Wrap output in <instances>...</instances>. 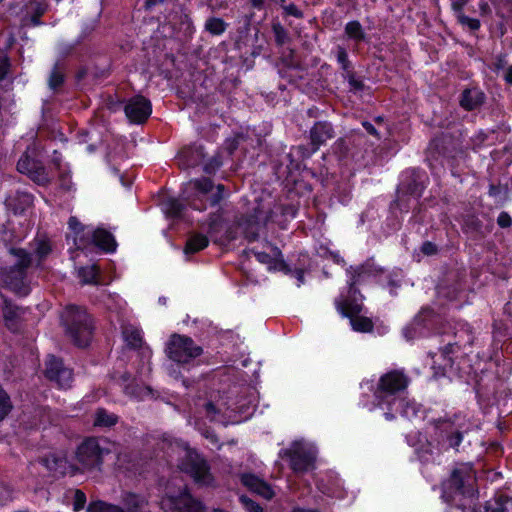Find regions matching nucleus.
Returning a JSON list of instances; mask_svg holds the SVG:
<instances>
[{"label":"nucleus","mask_w":512,"mask_h":512,"mask_svg":"<svg viewBox=\"0 0 512 512\" xmlns=\"http://www.w3.org/2000/svg\"><path fill=\"white\" fill-rule=\"evenodd\" d=\"M61 324L65 335L77 347L85 348L89 345L93 335V323L83 307L68 305L61 313Z\"/></svg>","instance_id":"1"},{"label":"nucleus","mask_w":512,"mask_h":512,"mask_svg":"<svg viewBox=\"0 0 512 512\" xmlns=\"http://www.w3.org/2000/svg\"><path fill=\"white\" fill-rule=\"evenodd\" d=\"M10 252L15 261L12 266L2 271L1 281L16 294L26 296L30 291L26 282V270L31 265V256L21 248H12Z\"/></svg>","instance_id":"2"},{"label":"nucleus","mask_w":512,"mask_h":512,"mask_svg":"<svg viewBox=\"0 0 512 512\" xmlns=\"http://www.w3.org/2000/svg\"><path fill=\"white\" fill-rule=\"evenodd\" d=\"M472 475L469 468L454 469L450 478L443 484V498L446 502L452 503L455 495L471 497L474 490L470 487L469 481Z\"/></svg>","instance_id":"3"},{"label":"nucleus","mask_w":512,"mask_h":512,"mask_svg":"<svg viewBox=\"0 0 512 512\" xmlns=\"http://www.w3.org/2000/svg\"><path fill=\"white\" fill-rule=\"evenodd\" d=\"M180 468L193 477L196 483L208 485L212 481V476L209 472L210 468L206 460L195 450L188 449L186 451Z\"/></svg>","instance_id":"4"},{"label":"nucleus","mask_w":512,"mask_h":512,"mask_svg":"<svg viewBox=\"0 0 512 512\" xmlns=\"http://www.w3.org/2000/svg\"><path fill=\"white\" fill-rule=\"evenodd\" d=\"M202 348L195 346L192 339L174 334L168 344L169 358L178 363H187L198 357Z\"/></svg>","instance_id":"5"},{"label":"nucleus","mask_w":512,"mask_h":512,"mask_svg":"<svg viewBox=\"0 0 512 512\" xmlns=\"http://www.w3.org/2000/svg\"><path fill=\"white\" fill-rule=\"evenodd\" d=\"M104 452L95 438H88L78 446L76 459L83 470L99 469Z\"/></svg>","instance_id":"6"},{"label":"nucleus","mask_w":512,"mask_h":512,"mask_svg":"<svg viewBox=\"0 0 512 512\" xmlns=\"http://www.w3.org/2000/svg\"><path fill=\"white\" fill-rule=\"evenodd\" d=\"M17 170L20 173L27 174L37 184L44 185L48 183V176L45 168L40 161L36 159V150L28 148L17 163Z\"/></svg>","instance_id":"7"},{"label":"nucleus","mask_w":512,"mask_h":512,"mask_svg":"<svg viewBox=\"0 0 512 512\" xmlns=\"http://www.w3.org/2000/svg\"><path fill=\"white\" fill-rule=\"evenodd\" d=\"M285 455L290 458L291 468L297 473L306 472L313 467L314 452L299 442H295L290 449L286 450Z\"/></svg>","instance_id":"8"},{"label":"nucleus","mask_w":512,"mask_h":512,"mask_svg":"<svg viewBox=\"0 0 512 512\" xmlns=\"http://www.w3.org/2000/svg\"><path fill=\"white\" fill-rule=\"evenodd\" d=\"M125 114L132 123L146 122L152 112L151 103L141 95L132 97L125 105Z\"/></svg>","instance_id":"9"},{"label":"nucleus","mask_w":512,"mask_h":512,"mask_svg":"<svg viewBox=\"0 0 512 512\" xmlns=\"http://www.w3.org/2000/svg\"><path fill=\"white\" fill-rule=\"evenodd\" d=\"M165 499L166 505L172 512H203L201 502L194 499L187 489L179 495H167Z\"/></svg>","instance_id":"10"},{"label":"nucleus","mask_w":512,"mask_h":512,"mask_svg":"<svg viewBox=\"0 0 512 512\" xmlns=\"http://www.w3.org/2000/svg\"><path fill=\"white\" fill-rule=\"evenodd\" d=\"M45 376L55 381L59 387H69L72 381V371L63 365L61 359L50 356L46 362Z\"/></svg>","instance_id":"11"},{"label":"nucleus","mask_w":512,"mask_h":512,"mask_svg":"<svg viewBox=\"0 0 512 512\" xmlns=\"http://www.w3.org/2000/svg\"><path fill=\"white\" fill-rule=\"evenodd\" d=\"M188 188L195 190L197 196L201 201L205 199L211 206L217 205L222 199V191L224 186L219 184L216 187V192H213L214 186L210 179L195 180L188 184Z\"/></svg>","instance_id":"12"},{"label":"nucleus","mask_w":512,"mask_h":512,"mask_svg":"<svg viewBox=\"0 0 512 512\" xmlns=\"http://www.w3.org/2000/svg\"><path fill=\"white\" fill-rule=\"evenodd\" d=\"M40 462L50 471L58 472L61 475L70 473L75 474L80 468L75 465L68 464L65 455L49 454L41 457Z\"/></svg>","instance_id":"13"},{"label":"nucleus","mask_w":512,"mask_h":512,"mask_svg":"<svg viewBox=\"0 0 512 512\" xmlns=\"http://www.w3.org/2000/svg\"><path fill=\"white\" fill-rule=\"evenodd\" d=\"M261 219L257 214L254 215H242L235 218V223L239 229H241L244 237L248 241H255L259 236Z\"/></svg>","instance_id":"14"},{"label":"nucleus","mask_w":512,"mask_h":512,"mask_svg":"<svg viewBox=\"0 0 512 512\" xmlns=\"http://www.w3.org/2000/svg\"><path fill=\"white\" fill-rule=\"evenodd\" d=\"M334 136L332 125L328 122H316L310 130L311 145L313 151H316L319 146L326 143Z\"/></svg>","instance_id":"15"},{"label":"nucleus","mask_w":512,"mask_h":512,"mask_svg":"<svg viewBox=\"0 0 512 512\" xmlns=\"http://www.w3.org/2000/svg\"><path fill=\"white\" fill-rule=\"evenodd\" d=\"M243 485L258 495L270 500L274 496L272 488L263 480L257 478L252 474H244L241 478Z\"/></svg>","instance_id":"16"},{"label":"nucleus","mask_w":512,"mask_h":512,"mask_svg":"<svg viewBox=\"0 0 512 512\" xmlns=\"http://www.w3.org/2000/svg\"><path fill=\"white\" fill-rule=\"evenodd\" d=\"M406 387L404 376L398 372H390L380 379V390L389 394H394Z\"/></svg>","instance_id":"17"},{"label":"nucleus","mask_w":512,"mask_h":512,"mask_svg":"<svg viewBox=\"0 0 512 512\" xmlns=\"http://www.w3.org/2000/svg\"><path fill=\"white\" fill-rule=\"evenodd\" d=\"M121 503L125 512H142L148 505V500L133 492H124L121 496Z\"/></svg>","instance_id":"18"},{"label":"nucleus","mask_w":512,"mask_h":512,"mask_svg":"<svg viewBox=\"0 0 512 512\" xmlns=\"http://www.w3.org/2000/svg\"><path fill=\"white\" fill-rule=\"evenodd\" d=\"M204 158L202 147L184 149L180 154L179 165L182 168H189L199 165Z\"/></svg>","instance_id":"19"},{"label":"nucleus","mask_w":512,"mask_h":512,"mask_svg":"<svg viewBox=\"0 0 512 512\" xmlns=\"http://www.w3.org/2000/svg\"><path fill=\"white\" fill-rule=\"evenodd\" d=\"M484 98V94L476 89H465L462 93L460 105L465 110L471 111L481 106Z\"/></svg>","instance_id":"20"},{"label":"nucleus","mask_w":512,"mask_h":512,"mask_svg":"<svg viewBox=\"0 0 512 512\" xmlns=\"http://www.w3.org/2000/svg\"><path fill=\"white\" fill-rule=\"evenodd\" d=\"M432 148L445 157L453 158L457 147L454 139L450 135H443L436 138L432 143Z\"/></svg>","instance_id":"21"},{"label":"nucleus","mask_w":512,"mask_h":512,"mask_svg":"<svg viewBox=\"0 0 512 512\" xmlns=\"http://www.w3.org/2000/svg\"><path fill=\"white\" fill-rule=\"evenodd\" d=\"M209 240L207 236L200 233H192L185 244L184 253L191 255L197 253L208 246Z\"/></svg>","instance_id":"22"},{"label":"nucleus","mask_w":512,"mask_h":512,"mask_svg":"<svg viewBox=\"0 0 512 512\" xmlns=\"http://www.w3.org/2000/svg\"><path fill=\"white\" fill-rule=\"evenodd\" d=\"M94 243L105 251H114L116 242L112 234L105 229L98 228L93 233Z\"/></svg>","instance_id":"23"},{"label":"nucleus","mask_w":512,"mask_h":512,"mask_svg":"<svg viewBox=\"0 0 512 512\" xmlns=\"http://www.w3.org/2000/svg\"><path fill=\"white\" fill-rule=\"evenodd\" d=\"M118 421V417L115 414L108 413L104 409H98L95 415V426L100 427H111Z\"/></svg>","instance_id":"24"},{"label":"nucleus","mask_w":512,"mask_h":512,"mask_svg":"<svg viewBox=\"0 0 512 512\" xmlns=\"http://www.w3.org/2000/svg\"><path fill=\"white\" fill-rule=\"evenodd\" d=\"M27 13H29L30 11L33 12V15L28 18V16H26L24 19H23V22L24 24L27 23V21L29 20L31 24L33 25H38L40 24V17L44 14L45 12V9L44 7L39 3V2H30L27 6Z\"/></svg>","instance_id":"25"},{"label":"nucleus","mask_w":512,"mask_h":512,"mask_svg":"<svg viewBox=\"0 0 512 512\" xmlns=\"http://www.w3.org/2000/svg\"><path fill=\"white\" fill-rule=\"evenodd\" d=\"M22 313L23 310L20 307L13 305L7 300H5L3 307V317L7 323L15 322ZM7 325L11 328L9 324Z\"/></svg>","instance_id":"26"},{"label":"nucleus","mask_w":512,"mask_h":512,"mask_svg":"<svg viewBox=\"0 0 512 512\" xmlns=\"http://www.w3.org/2000/svg\"><path fill=\"white\" fill-rule=\"evenodd\" d=\"M226 221L218 214H212L208 220V234L214 236L224 231Z\"/></svg>","instance_id":"27"},{"label":"nucleus","mask_w":512,"mask_h":512,"mask_svg":"<svg viewBox=\"0 0 512 512\" xmlns=\"http://www.w3.org/2000/svg\"><path fill=\"white\" fill-rule=\"evenodd\" d=\"M87 512H125L124 509L117 505L108 504L103 501H95L89 504Z\"/></svg>","instance_id":"28"},{"label":"nucleus","mask_w":512,"mask_h":512,"mask_svg":"<svg viewBox=\"0 0 512 512\" xmlns=\"http://www.w3.org/2000/svg\"><path fill=\"white\" fill-rule=\"evenodd\" d=\"M123 336L127 344L133 348L141 346L142 339L139 332L133 327H124Z\"/></svg>","instance_id":"29"},{"label":"nucleus","mask_w":512,"mask_h":512,"mask_svg":"<svg viewBox=\"0 0 512 512\" xmlns=\"http://www.w3.org/2000/svg\"><path fill=\"white\" fill-rule=\"evenodd\" d=\"M350 322H351L353 329L356 331L370 332L373 329V323L367 317H361V316L352 317Z\"/></svg>","instance_id":"30"},{"label":"nucleus","mask_w":512,"mask_h":512,"mask_svg":"<svg viewBox=\"0 0 512 512\" xmlns=\"http://www.w3.org/2000/svg\"><path fill=\"white\" fill-rule=\"evenodd\" d=\"M205 28L211 34L219 35L225 30V23L220 18H210L206 21Z\"/></svg>","instance_id":"31"},{"label":"nucleus","mask_w":512,"mask_h":512,"mask_svg":"<svg viewBox=\"0 0 512 512\" xmlns=\"http://www.w3.org/2000/svg\"><path fill=\"white\" fill-rule=\"evenodd\" d=\"M12 409L8 394L0 389V421H2Z\"/></svg>","instance_id":"32"},{"label":"nucleus","mask_w":512,"mask_h":512,"mask_svg":"<svg viewBox=\"0 0 512 512\" xmlns=\"http://www.w3.org/2000/svg\"><path fill=\"white\" fill-rule=\"evenodd\" d=\"M341 311L345 316L349 317L351 320L352 317L358 316V314L361 311V307L356 303L345 301L341 304Z\"/></svg>","instance_id":"33"},{"label":"nucleus","mask_w":512,"mask_h":512,"mask_svg":"<svg viewBox=\"0 0 512 512\" xmlns=\"http://www.w3.org/2000/svg\"><path fill=\"white\" fill-rule=\"evenodd\" d=\"M64 82V76L59 69V64L56 63L49 78V86L51 89H56Z\"/></svg>","instance_id":"34"},{"label":"nucleus","mask_w":512,"mask_h":512,"mask_svg":"<svg viewBox=\"0 0 512 512\" xmlns=\"http://www.w3.org/2000/svg\"><path fill=\"white\" fill-rule=\"evenodd\" d=\"M272 29L275 35V41L278 45H284L289 41L288 33L282 25L279 23L273 24Z\"/></svg>","instance_id":"35"},{"label":"nucleus","mask_w":512,"mask_h":512,"mask_svg":"<svg viewBox=\"0 0 512 512\" xmlns=\"http://www.w3.org/2000/svg\"><path fill=\"white\" fill-rule=\"evenodd\" d=\"M345 30H346V33L352 38L362 39L364 37L363 32H362V27H361L360 23L357 21L349 22L346 25Z\"/></svg>","instance_id":"36"},{"label":"nucleus","mask_w":512,"mask_h":512,"mask_svg":"<svg viewBox=\"0 0 512 512\" xmlns=\"http://www.w3.org/2000/svg\"><path fill=\"white\" fill-rule=\"evenodd\" d=\"M184 209L181 202L176 199H171L168 202L167 214L171 217H179Z\"/></svg>","instance_id":"37"},{"label":"nucleus","mask_w":512,"mask_h":512,"mask_svg":"<svg viewBox=\"0 0 512 512\" xmlns=\"http://www.w3.org/2000/svg\"><path fill=\"white\" fill-rule=\"evenodd\" d=\"M250 253L254 254V256L257 258V260L263 264H268L270 265V267H272V264L276 262L273 260V258L265 253V252H259V251H255L254 249H249V250H245L244 251V254L245 255H249Z\"/></svg>","instance_id":"38"},{"label":"nucleus","mask_w":512,"mask_h":512,"mask_svg":"<svg viewBox=\"0 0 512 512\" xmlns=\"http://www.w3.org/2000/svg\"><path fill=\"white\" fill-rule=\"evenodd\" d=\"M240 501L249 512H263V508L247 496H241Z\"/></svg>","instance_id":"39"},{"label":"nucleus","mask_w":512,"mask_h":512,"mask_svg":"<svg viewBox=\"0 0 512 512\" xmlns=\"http://www.w3.org/2000/svg\"><path fill=\"white\" fill-rule=\"evenodd\" d=\"M86 503V496L81 490H76L74 494L73 508L75 511H80L84 508Z\"/></svg>","instance_id":"40"},{"label":"nucleus","mask_w":512,"mask_h":512,"mask_svg":"<svg viewBox=\"0 0 512 512\" xmlns=\"http://www.w3.org/2000/svg\"><path fill=\"white\" fill-rule=\"evenodd\" d=\"M458 20L462 25H467L470 30H477L480 27L478 19L469 18L463 14H458Z\"/></svg>","instance_id":"41"},{"label":"nucleus","mask_w":512,"mask_h":512,"mask_svg":"<svg viewBox=\"0 0 512 512\" xmlns=\"http://www.w3.org/2000/svg\"><path fill=\"white\" fill-rule=\"evenodd\" d=\"M346 78L348 79V82H349L352 90H355V91L364 90V88H365L364 83L360 80H357L355 78V75L353 72L347 71Z\"/></svg>","instance_id":"42"},{"label":"nucleus","mask_w":512,"mask_h":512,"mask_svg":"<svg viewBox=\"0 0 512 512\" xmlns=\"http://www.w3.org/2000/svg\"><path fill=\"white\" fill-rule=\"evenodd\" d=\"M245 139L243 134H237L235 137L227 141L226 150L231 155L238 148L240 142Z\"/></svg>","instance_id":"43"},{"label":"nucleus","mask_w":512,"mask_h":512,"mask_svg":"<svg viewBox=\"0 0 512 512\" xmlns=\"http://www.w3.org/2000/svg\"><path fill=\"white\" fill-rule=\"evenodd\" d=\"M420 190H421V185L419 183L413 181V182L407 184L406 186H402L400 188L399 192L403 191L406 194L419 196Z\"/></svg>","instance_id":"44"},{"label":"nucleus","mask_w":512,"mask_h":512,"mask_svg":"<svg viewBox=\"0 0 512 512\" xmlns=\"http://www.w3.org/2000/svg\"><path fill=\"white\" fill-rule=\"evenodd\" d=\"M238 229L239 228L237 227L235 222L233 224H231V225H228V223L226 222V226H225V229H224L225 239L227 241L234 240L237 237V230Z\"/></svg>","instance_id":"45"},{"label":"nucleus","mask_w":512,"mask_h":512,"mask_svg":"<svg viewBox=\"0 0 512 512\" xmlns=\"http://www.w3.org/2000/svg\"><path fill=\"white\" fill-rule=\"evenodd\" d=\"M334 152L340 156H345L348 152V145L344 138H340L334 145Z\"/></svg>","instance_id":"46"},{"label":"nucleus","mask_w":512,"mask_h":512,"mask_svg":"<svg viewBox=\"0 0 512 512\" xmlns=\"http://www.w3.org/2000/svg\"><path fill=\"white\" fill-rule=\"evenodd\" d=\"M79 274L83 277L85 283H90L95 278L96 273L94 267L81 268Z\"/></svg>","instance_id":"47"},{"label":"nucleus","mask_w":512,"mask_h":512,"mask_svg":"<svg viewBox=\"0 0 512 512\" xmlns=\"http://www.w3.org/2000/svg\"><path fill=\"white\" fill-rule=\"evenodd\" d=\"M36 251H37V254L39 255V257L43 258L50 253V251H51L50 244L46 241H40L38 243Z\"/></svg>","instance_id":"48"},{"label":"nucleus","mask_w":512,"mask_h":512,"mask_svg":"<svg viewBox=\"0 0 512 512\" xmlns=\"http://www.w3.org/2000/svg\"><path fill=\"white\" fill-rule=\"evenodd\" d=\"M497 223L500 227L506 228L511 225L512 220H511V217L508 215V213L502 212V213H500V215L497 219Z\"/></svg>","instance_id":"49"},{"label":"nucleus","mask_w":512,"mask_h":512,"mask_svg":"<svg viewBox=\"0 0 512 512\" xmlns=\"http://www.w3.org/2000/svg\"><path fill=\"white\" fill-rule=\"evenodd\" d=\"M448 440L450 447L456 448L462 441V433L460 431H456L448 437Z\"/></svg>","instance_id":"50"},{"label":"nucleus","mask_w":512,"mask_h":512,"mask_svg":"<svg viewBox=\"0 0 512 512\" xmlns=\"http://www.w3.org/2000/svg\"><path fill=\"white\" fill-rule=\"evenodd\" d=\"M68 224L70 229L73 230L76 235L83 231V226L76 217H70Z\"/></svg>","instance_id":"51"},{"label":"nucleus","mask_w":512,"mask_h":512,"mask_svg":"<svg viewBox=\"0 0 512 512\" xmlns=\"http://www.w3.org/2000/svg\"><path fill=\"white\" fill-rule=\"evenodd\" d=\"M421 251L425 255H434L437 253V246L434 243L428 241L422 245Z\"/></svg>","instance_id":"52"},{"label":"nucleus","mask_w":512,"mask_h":512,"mask_svg":"<svg viewBox=\"0 0 512 512\" xmlns=\"http://www.w3.org/2000/svg\"><path fill=\"white\" fill-rule=\"evenodd\" d=\"M338 61L342 64L343 69L347 72L349 67V61L347 58V53L344 49H340L338 51Z\"/></svg>","instance_id":"53"},{"label":"nucleus","mask_w":512,"mask_h":512,"mask_svg":"<svg viewBox=\"0 0 512 512\" xmlns=\"http://www.w3.org/2000/svg\"><path fill=\"white\" fill-rule=\"evenodd\" d=\"M20 199L21 204L23 205L20 208V212H23L26 206H30L32 204V197L27 193H23L20 195Z\"/></svg>","instance_id":"54"},{"label":"nucleus","mask_w":512,"mask_h":512,"mask_svg":"<svg viewBox=\"0 0 512 512\" xmlns=\"http://www.w3.org/2000/svg\"><path fill=\"white\" fill-rule=\"evenodd\" d=\"M285 10L287 11L288 14L290 15H293L295 17H302V13L298 10V8L293 5V4H290L288 6L285 7Z\"/></svg>","instance_id":"55"},{"label":"nucleus","mask_w":512,"mask_h":512,"mask_svg":"<svg viewBox=\"0 0 512 512\" xmlns=\"http://www.w3.org/2000/svg\"><path fill=\"white\" fill-rule=\"evenodd\" d=\"M10 499V492L4 487H0V504L4 505Z\"/></svg>","instance_id":"56"},{"label":"nucleus","mask_w":512,"mask_h":512,"mask_svg":"<svg viewBox=\"0 0 512 512\" xmlns=\"http://www.w3.org/2000/svg\"><path fill=\"white\" fill-rule=\"evenodd\" d=\"M467 2L468 0H453L452 9L456 12H460Z\"/></svg>","instance_id":"57"},{"label":"nucleus","mask_w":512,"mask_h":512,"mask_svg":"<svg viewBox=\"0 0 512 512\" xmlns=\"http://www.w3.org/2000/svg\"><path fill=\"white\" fill-rule=\"evenodd\" d=\"M362 125L369 134L373 136H378L377 130L370 122L364 121Z\"/></svg>","instance_id":"58"},{"label":"nucleus","mask_w":512,"mask_h":512,"mask_svg":"<svg viewBox=\"0 0 512 512\" xmlns=\"http://www.w3.org/2000/svg\"><path fill=\"white\" fill-rule=\"evenodd\" d=\"M204 407H205V410H206L208 416L215 415L218 412L216 406L212 402H207L204 405Z\"/></svg>","instance_id":"59"},{"label":"nucleus","mask_w":512,"mask_h":512,"mask_svg":"<svg viewBox=\"0 0 512 512\" xmlns=\"http://www.w3.org/2000/svg\"><path fill=\"white\" fill-rule=\"evenodd\" d=\"M219 165L220 162L214 159L209 164L205 165L204 170L206 173H211L213 170H215V168L219 167Z\"/></svg>","instance_id":"60"},{"label":"nucleus","mask_w":512,"mask_h":512,"mask_svg":"<svg viewBox=\"0 0 512 512\" xmlns=\"http://www.w3.org/2000/svg\"><path fill=\"white\" fill-rule=\"evenodd\" d=\"M165 0H146L145 2V8L150 9L151 7L163 3Z\"/></svg>","instance_id":"61"},{"label":"nucleus","mask_w":512,"mask_h":512,"mask_svg":"<svg viewBox=\"0 0 512 512\" xmlns=\"http://www.w3.org/2000/svg\"><path fill=\"white\" fill-rule=\"evenodd\" d=\"M125 392H126L128 395H138L137 388H136V387H133V386H131V385H127V386H125Z\"/></svg>","instance_id":"62"},{"label":"nucleus","mask_w":512,"mask_h":512,"mask_svg":"<svg viewBox=\"0 0 512 512\" xmlns=\"http://www.w3.org/2000/svg\"><path fill=\"white\" fill-rule=\"evenodd\" d=\"M505 80H506L508 83L512 84V66H510V67L508 68L507 73H506V75H505Z\"/></svg>","instance_id":"63"},{"label":"nucleus","mask_w":512,"mask_h":512,"mask_svg":"<svg viewBox=\"0 0 512 512\" xmlns=\"http://www.w3.org/2000/svg\"><path fill=\"white\" fill-rule=\"evenodd\" d=\"M291 512H318V511L317 510H313V509L295 508Z\"/></svg>","instance_id":"64"}]
</instances>
